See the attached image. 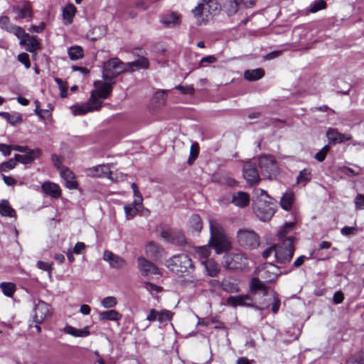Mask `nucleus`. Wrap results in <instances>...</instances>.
I'll use <instances>...</instances> for the list:
<instances>
[{
    "label": "nucleus",
    "instance_id": "obj_7",
    "mask_svg": "<svg viewBox=\"0 0 364 364\" xmlns=\"http://www.w3.org/2000/svg\"><path fill=\"white\" fill-rule=\"evenodd\" d=\"M253 210L262 221L269 220L274 214L273 204L268 200L255 198L253 200Z\"/></svg>",
    "mask_w": 364,
    "mask_h": 364
},
{
    "label": "nucleus",
    "instance_id": "obj_23",
    "mask_svg": "<svg viewBox=\"0 0 364 364\" xmlns=\"http://www.w3.org/2000/svg\"><path fill=\"white\" fill-rule=\"evenodd\" d=\"M138 268L145 273H157L156 266L144 257H139L137 259Z\"/></svg>",
    "mask_w": 364,
    "mask_h": 364
},
{
    "label": "nucleus",
    "instance_id": "obj_56",
    "mask_svg": "<svg viewBox=\"0 0 364 364\" xmlns=\"http://www.w3.org/2000/svg\"><path fill=\"white\" fill-rule=\"evenodd\" d=\"M14 25L10 23L9 18L7 16H2L0 18V27L5 29L8 32L10 31L9 27H13Z\"/></svg>",
    "mask_w": 364,
    "mask_h": 364
},
{
    "label": "nucleus",
    "instance_id": "obj_60",
    "mask_svg": "<svg viewBox=\"0 0 364 364\" xmlns=\"http://www.w3.org/2000/svg\"><path fill=\"white\" fill-rule=\"evenodd\" d=\"M176 89L179 90L183 94H188L193 95L194 94V88L192 86L184 87L182 85H177Z\"/></svg>",
    "mask_w": 364,
    "mask_h": 364
},
{
    "label": "nucleus",
    "instance_id": "obj_6",
    "mask_svg": "<svg viewBox=\"0 0 364 364\" xmlns=\"http://www.w3.org/2000/svg\"><path fill=\"white\" fill-rule=\"evenodd\" d=\"M293 237H287L282 241V244L276 245L275 258L280 263L289 262L294 252Z\"/></svg>",
    "mask_w": 364,
    "mask_h": 364
},
{
    "label": "nucleus",
    "instance_id": "obj_26",
    "mask_svg": "<svg viewBox=\"0 0 364 364\" xmlns=\"http://www.w3.org/2000/svg\"><path fill=\"white\" fill-rule=\"evenodd\" d=\"M63 332L74 337H87L90 334L88 326L77 329L72 326L66 325L63 328Z\"/></svg>",
    "mask_w": 364,
    "mask_h": 364
},
{
    "label": "nucleus",
    "instance_id": "obj_39",
    "mask_svg": "<svg viewBox=\"0 0 364 364\" xmlns=\"http://www.w3.org/2000/svg\"><path fill=\"white\" fill-rule=\"evenodd\" d=\"M0 288L3 294L8 297L12 296L16 289V284L13 282H1Z\"/></svg>",
    "mask_w": 364,
    "mask_h": 364
},
{
    "label": "nucleus",
    "instance_id": "obj_51",
    "mask_svg": "<svg viewBox=\"0 0 364 364\" xmlns=\"http://www.w3.org/2000/svg\"><path fill=\"white\" fill-rule=\"evenodd\" d=\"M329 150L330 147L328 145L324 146L316 154L315 159L319 162L323 161Z\"/></svg>",
    "mask_w": 364,
    "mask_h": 364
},
{
    "label": "nucleus",
    "instance_id": "obj_54",
    "mask_svg": "<svg viewBox=\"0 0 364 364\" xmlns=\"http://www.w3.org/2000/svg\"><path fill=\"white\" fill-rule=\"evenodd\" d=\"M144 287L151 294H153L154 291L161 292L163 289L161 287L157 286L151 282H144Z\"/></svg>",
    "mask_w": 364,
    "mask_h": 364
},
{
    "label": "nucleus",
    "instance_id": "obj_55",
    "mask_svg": "<svg viewBox=\"0 0 364 364\" xmlns=\"http://www.w3.org/2000/svg\"><path fill=\"white\" fill-rule=\"evenodd\" d=\"M346 364H364V357L360 353L358 355L351 356Z\"/></svg>",
    "mask_w": 364,
    "mask_h": 364
},
{
    "label": "nucleus",
    "instance_id": "obj_58",
    "mask_svg": "<svg viewBox=\"0 0 364 364\" xmlns=\"http://www.w3.org/2000/svg\"><path fill=\"white\" fill-rule=\"evenodd\" d=\"M167 91L168 90H164L157 91L154 95L155 99L159 102L164 103V102L166 101V99Z\"/></svg>",
    "mask_w": 364,
    "mask_h": 364
},
{
    "label": "nucleus",
    "instance_id": "obj_64",
    "mask_svg": "<svg viewBox=\"0 0 364 364\" xmlns=\"http://www.w3.org/2000/svg\"><path fill=\"white\" fill-rule=\"evenodd\" d=\"M276 252V245H272L269 247H267L265 250L262 252V257L264 259L268 258L271 255L274 254L275 255Z\"/></svg>",
    "mask_w": 364,
    "mask_h": 364
},
{
    "label": "nucleus",
    "instance_id": "obj_16",
    "mask_svg": "<svg viewBox=\"0 0 364 364\" xmlns=\"http://www.w3.org/2000/svg\"><path fill=\"white\" fill-rule=\"evenodd\" d=\"M164 249L157 243L150 241L145 245V254L148 257L159 259L164 256Z\"/></svg>",
    "mask_w": 364,
    "mask_h": 364
},
{
    "label": "nucleus",
    "instance_id": "obj_25",
    "mask_svg": "<svg viewBox=\"0 0 364 364\" xmlns=\"http://www.w3.org/2000/svg\"><path fill=\"white\" fill-rule=\"evenodd\" d=\"M41 188L43 193L53 198H58L61 193L59 186L50 181L43 183Z\"/></svg>",
    "mask_w": 364,
    "mask_h": 364
},
{
    "label": "nucleus",
    "instance_id": "obj_63",
    "mask_svg": "<svg viewBox=\"0 0 364 364\" xmlns=\"http://www.w3.org/2000/svg\"><path fill=\"white\" fill-rule=\"evenodd\" d=\"M215 60H216V58L213 55L205 56L201 58L199 65H200V67H203L205 65H204L205 63L210 64V63L215 62Z\"/></svg>",
    "mask_w": 364,
    "mask_h": 364
},
{
    "label": "nucleus",
    "instance_id": "obj_4",
    "mask_svg": "<svg viewBox=\"0 0 364 364\" xmlns=\"http://www.w3.org/2000/svg\"><path fill=\"white\" fill-rule=\"evenodd\" d=\"M125 71H127V63L118 58H113L105 63L102 77L105 81H114L116 77Z\"/></svg>",
    "mask_w": 364,
    "mask_h": 364
},
{
    "label": "nucleus",
    "instance_id": "obj_49",
    "mask_svg": "<svg viewBox=\"0 0 364 364\" xmlns=\"http://www.w3.org/2000/svg\"><path fill=\"white\" fill-rule=\"evenodd\" d=\"M17 164V160L16 159V156L14 158L10 159L8 161L4 162L0 165V171H7L9 170L13 169Z\"/></svg>",
    "mask_w": 364,
    "mask_h": 364
},
{
    "label": "nucleus",
    "instance_id": "obj_40",
    "mask_svg": "<svg viewBox=\"0 0 364 364\" xmlns=\"http://www.w3.org/2000/svg\"><path fill=\"white\" fill-rule=\"evenodd\" d=\"M208 273H218L220 266L213 259H206L201 262Z\"/></svg>",
    "mask_w": 364,
    "mask_h": 364
},
{
    "label": "nucleus",
    "instance_id": "obj_34",
    "mask_svg": "<svg viewBox=\"0 0 364 364\" xmlns=\"http://www.w3.org/2000/svg\"><path fill=\"white\" fill-rule=\"evenodd\" d=\"M294 199V193L291 191L286 192L281 198V206L283 209L289 210L291 208L292 203Z\"/></svg>",
    "mask_w": 364,
    "mask_h": 364
},
{
    "label": "nucleus",
    "instance_id": "obj_44",
    "mask_svg": "<svg viewBox=\"0 0 364 364\" xmlns=\"http://www.w3.org/2000/svg\"><path fill=\"white\" fill-rule=\"evenodd\" d=\"M294 226V223H285L282 228L279 230L277 233V236L279 237L281 241H283L287 237V233L293 229Z\"/></svg>",
    "mask_w": 364,
    "mask_h": 364
},
{
    "label": "nucleus",
    "instance_id": "obj_45",
    "mask_svg": "<svg viewBox=\"0 0 364 364\" xmlns=\"http://www.w3.org/2000/svg\"><path fill=\"white\" fill-rule=\"evenodd\" d=\"M171 242L178 245L185 244L186 239L183 234L180 231H173Z\"/></svg>",
    "mask_w": 364,
    "mask_h": 364
},
{
    "label": "nucleus",
    "instance_id": "obj_17",
    "mask_svg": "<svg viewBox=\"0 0 364 364\" xmlns=\"http://www.w3.org/2000/svg\"><path fill=\"white\" fill-rule=\"evenodd\" d=\"M227 303L234 307L237 306L255 307L252 299L248 294L230 296L227 299Z\"/></svg>",
    "mask_w": 364,
    "mask_h": 364
},
{
    "label": "nucleus",
    "instance_id": "obj_46",
    "mask_svg": "<svg viewBox=\"0 0 364 364\" xmlns=\"http://www.w3.org/2000/svg\"><path fill=\"white\" fill-rule=\"evenodd\" d=\"M117 304V300L114 296H107L101 301V305L105 309L114 307Z\"/></svg>",
    "mask_w": 364,
    "mask_h": 364
},
{
    "label": "nucleus",
    "instance_id": "obj_57",
    "mask_svg": "<svg viewBox=\"0 0 364 364\" xmlns=\"http://www.w3.org/2000/svg\"><path fill=\"white\" fill-rule=\"evenodd\" d=\"M18 60L23 63L26 68L31 67L29 56L27 53H21L18 55Z\"/></svg>",
    "mask_w": 364,
    "mask_h": 364
},
{
    "label": "nucleus",
    "instance_id": "obj_35",
    "mask_svg": "<svg viewBox=\"0 0 364 364\" xmlns=\"http://www.w3.org/2000/svg\"><path fill=\"white\" fill-rule=\"evenodd\" d=\"M0 214L3 216L16 217V212L6 200H2L0 203Z\"/></svg>",
    "mask_w": 364,
    "mask_h": 364
},
{
    "label": "nucleus",
    "instance_id": "obj_31",
    "mask_svg": "<svg viewBox=\"0 0 364 364\" xmlns=\"http://www.w3.org/2000/svg\"><path fill=\"white\" fill-rule=\"evenodd\" d=\"M20 43L24 46L26 50L30 52H33L39 48V44L36 39L30 36L29 34L22 39V41H20Z\"/></svg>",
    "mask_w": 364,
    "mask_h": 364
},
{
    "label": "nucleus",
    "instance_id": "obj_18",
    "mask_svg": "<svg viewBox=\"0 0 364 364\" xmlns=\"http://www.w3.org/2000/svg\"><path fill=\"white\" fill-rule=\"evenodd\" d=\"M230 203L237 207L245 208L250 203V196L246 192H236L231 196Z\"/></svg>",
    "mask_w": 364,
    "mask_h": 364
},
{
    "label": "nucleus",
    "instance_id": "obj_24",
    "mask_svg": "<svg viewBox=\"0 0 364 364\" xmlns=\"http://www.w3.org/2000/svg\"><path fill=\"white\" fill-rule=\"evenodd\" d=\"M41 154V150L33 149L29 150L26 154H16V159L17 162H20L23 164H31L36 158L39 156Z\"/></svg>",
    "mask_w": 364,
    "mask_h": 364
},
{
    "label": "nucleus",
    "instance_id": "obj_29",
    "mask_svg": "<svg viewBox=\"0 0 364 364\" xmlns=\"http://www.w3.org/2000/svg\"><path fill=\"white\" fill-rule=\"evenodd\" d=\"M240 3V0H225L223 9L228 16H232L237 12Z\"/></svg>",
    "mask_w": 364,
    "mask_h": 364
},
{
    "label": "nucleus",
    "instance_id": "obj_36",
    "mask_svg": "<svg viewBox=\"0 0 364 364\" xmlns=\"http://www.w3.org/2000/svg\"><path fill=\"white\" fill-rule=\"evenodd\" d=\"M311 174L310 170L304 168L299 172L296 178V183L302 184L303 186H305L306 184L311 181Z\"/></svg>",
    "mask_w": 364,
    "mask_h": 364
},
{
    "label": "nucleus",
    "instance_id": "obj_11",
    "mask_svg": "<svg viewBox=\"0 0 364 364\" xmlns=\"http://www.w3.org/2000/svg\"><path fill=\"white\" fill-rule=\"evenodd\" d=\"M247 259L242 254H232L225 257L224 266L228 270L243 271Z\"/></svg>",
    "mask_w": 364,
    "mask_h": 364
},
{
    "label": "nucleus",
    "instance_id": "obj_20",
    "mask_svg": "<svg viewBox=\"0 0 364 364\" xmlns=\"http://www.w3.org/2000/svg\"><path fill=\"white\" fill-rule=\"evenodd\" d=\"M95 105L90 103V100L86 104H77L70 107L71 112L74 116L82 115L87 112L99 110L100 108L95 107Z\"/></svg>",
    "mask_w": 364,
    "mask_h": 364
},
{
    "label": "nucleus",
    "instance_id": "obj_22",
    "mask_svg": "<svg viewBox=\"0 0 364 364\" xmlns=\"http://www.w3.org/2000/svg\"><path fill=\"white\" fill-rule=\"evenodd\" d=\"M60 176L64 179L67 188L70 189L77 188V183L75 175L69 168H63L60 171Z\"/></svg>",
    "mask_w": 364,
    "mask_h": 364
},
{
    "label": "nucleus",
    "instance_id": "obj_9",
    "mask_svg": "<svg viewBox=\"0 0 364 364\" xmlns=\"http://www.w3.org/2000/svg\"><path fill=\"white\" fill-rule=\"evenodd\" d=\"M85 173L90 177H107L112 181H117V178L114 179L113 176L114 174L117 175V173H114L111 171V166L109 164H101L86 168Z\"/></svg>",
    "mask_w": 364,
    "mask_h": 364
},
{
    "label": "nucleus",
    "instance_id": "obj_30",
    "mask_svg": "<svg viewBox=\"0 0 364 364\" xmlns=\"http://www.w3.org/2000/svg\"><path fill=\"white\" fill-rule=\"evenodd\" d=\"M250 291L253 293L257 291H262L264 295H267V287L263 282L260 281L257 278H252L250 283Z\"/></svg>",
    "mask_w": 364,
    "mask_h": 364
},
{
    "label": "nucleus",
    "instance_id": "obj_27",
    "mask_svg": "<svg viewBox=\"0 0 364 364\" xmlns=\"http://www.w3.org/2000/svg\"><path fill=\"white\" fill-rule=\"evenodd\" d=\"M127 71H134L136 69H146L149 68V63L147 58L144 56L139 57L137 60L127 63Z\"/></svg>",
    "mask_w": 364,
    "mask_h": 364
},
{
    "label": "nucleus",
    "instance_id": "obj_10",
    "mask_svg": "<svg viewBox=\"0 0 364 364\" xmlns=\"http://www.w3.org/2000/svg\"><path fill=\"white\" fill-rule=\"evenodd\" d=\"M259 165L262 174L268 178H272L277 172V165L275 160L268 156H263L259 159Z\"/></svg>",
    "mask_w": 364,
    "mask_h": 364
},
{
    "label": "nucleus",
    "instance_id": "obj_52",
    "mask_svg": "<svg viewBox=\"0 0 364 364\" xmlns=\"http://www.w3.org/2000/svg\"><path fill=\"white\" fill-rule=\"evenodd\" d=\"M124 208L127 220L132 219L135 216L136 212L139 210L137 208H134L129 205H125Z\"/></svg>",
    "mask_w": 364,
    "mask_h": 364
},
{
    "label": "nucleus",
    "instance_id": "obj_19",
    "mask_svg": "<svg viewBox=\"0 0 364 364\" xmlns=\"http://www.w3.org/2000/svg\"><path fill=\"white\" fill-rule=\"evenodd\" d=\"M326 136L331 142L342 143L351 139L352 136L350 134H342L338 132L336 129L329 128L326 132Z\"/></svg>",
    "mask_w": 364,
    "mask_h": 364
},
{
    "label": "nucleus",
    "instance_id": "obj_8",
    "mask_svg": "<svg viewBox=\"0 0 364 364\" xmlns=\"http://www.w3.org/2000/svg\"><path fill=\"white\" fill-rule=\"evenodd\" d=\"M237 238L239 244L248 249H255L259 245L258 235L249 229H240L237 232Z\"/></svg>",
    "mask_w": 364,
    "mask_h": 364
},
{
    "label": "nucleus",
    "instance_id": "obj_42",
    "mask_svg": "<svg viewBox=\"0 0 364 364\" xmlns=\"http://www.w3.org/2000/svg\"><path fill=\"white\" fill-rule=\"evenodd\" d=\"M76 9L73 5L67 6L63 12V18L67 21L68 23H71L73 18L75 14Z\"/></svg>",
    "mask_w": 364,
    "mask_h": 364
},
{
    "label": "nucleus",
    "instance_id": "obj_2",
    "mask_svg": "<svg viewBox=\"0 0 364 364\" xmlns=\"http://www.w3.org/2000/svg\"><path fill=\"white\" fill-rule=\"evenodd\" d=\"M220 10L219 4L215 0H207L199 4L193 10V14L198 26L207 23L210 18L217 14Z\"/></svg>",
    "mask_w": 364,
    "mask_h": 364
},
{
    "label": "nucleus",
    "instance_id": "obj_53",
    "mask_svg": "<svg viewBox=\"0 0 364 364\" xmlns=\"http://www.w3.org/2000/svg\"><path fill=\"white\" fill-rule=\"evenodd\" d=\"M172 315L173 314L170 311L163 310V311L159 312L158 320L160 322H163L165 321H169L171 319Z\"/></svg>",
    "mask_w": 364,
    "mask_h": 364
},
{
    "label": "nucleus",
    "instance_id": "obj_5",
    "mask_svg": "<svg viewBox=\"0 0 364 364\" xmlns=\"http://www.w3.org/2000/svg\"><path fill=\"white\" fill-rule=\"evenodd\" d=\"M167 266L173 273H188L194 270L193 262L186 255L173 256L167 262Z\"/></svg>",
    "mask_w": 364,
    "mask_h": 364
},
{
    "label": "nucleus",
    "instance_id": "obj_15",
    "mask_svg": "<svg viewBox=\"0 0 364 364\" xmlns=\"http://www.w3.org/2000/svg\"><path fill=\"white\" fill-rule=\"evenodd\" d=\"M103 258L108 262L109 265L115 269H121L126 266V261L121 257L114 255L112 252L105 250L104 252Z\"/></svg>",
    "mask_w": 364,
    "mask_h": 364
},
{
    "label": "nucleus",
    "instance_id": "obj_3",
    "mask_svg": "<svg viewBox=\"0 0 364 364\" xmlns=\"http://www.w3.org/2000/svg\"><path fill=\"white\" fill-rule=\"evenodd\" d=\"M114 83L115 81H105V82L100 80L95 81L94 82L95 90L91 92L90 103L95 105V107L100 109L102 101L99 98L107 99L109 96Z\"/></svg>",
    "mask_w": 364,
    "mask_h": 364
},
{
    "label": "nucleus",
    "instance_id": "obj_13",
    "mask_svg": "<svg viewBox=\"0 0 364 364\" xmlns=\"http://www.w3.org/2000/svg\"><path fill=\"white\" fill-rule=\"evenodd\" d=\"M243 176L247 182L253 185L259 182V176L255 164L248 161L244 164Z\"/></svg>",
    "mask_w": 364,
    "mask_h": 364
},
{
    "label": "nucleus",
    "instance_id": "obj_59",
    "mask_svg": "<svg viewBox=\"0 0 364 364\" xmlns=\"http://www.w3.org/2000/svg\"><path fill=\"white\" fill-rule=\"evenodd\" d=\"M356 209H364V195L358 194L355 198Z\"/></svg>",
    "mask_w": 364,
    "mask_h": 364
},
{
    "label": "nucleus",
    "instance_id": "obj_62",
    "mask_svg": "<svg viewBox=\"0 0 364 364\" xmlns=\"http://www.w3.org/2000/svg\"><path fill=\"white\" fill-rule=\"evenodd\" d=\"M37 267L39 269L48 272H50L52 270L51 264L43 261H38L37 262Z\"/></svg>",
    "mask_w": 364,
    "mask_h": 364
},
{
    "label": "nucleus",
    "instance_id": "obj_61",
    "mask_svg": "<svg viewBox=\"0 0 364 364\" xmlns=\"http://www.w3.org/2000/svg\"><path fill=\"white\" fill-rule=\"evenodd\" d=\"M173 231L169 229L163 230L161 232V237L166 242H171Z\"/></svg>",
    "mask_w": 364,
    "mask_h": 364
},
{
    "label": "nucleus",
    "instance_id": "obj_33",
    "mask_svg": "<svg viewBox=\"0 0 364 364\" xmlns=\"http://www.w3.org/2000/svg\"><path fill=\"white\" fill-rule=\"evenodd\" d=\"M309 33V30L303 26L296 27L292 32L293 40L294 43H299L305 39Z\"/></svg>",
    "mask_w": 364,
    "mask_h": 364
},
{
    "label": "nucleus",
    "instance_id": "obj_28",
    "mask_svg": "<svg viewBox=\"0 0 364 364\" xmlns=\"http://www.w3.org/2000/svg\"><path fill=\"white\" fill-rule=\"evenodd\" d=\"M122 317V314L114 309L102 311L99 314V319L100 321H118Z\"/></svg>",
    "mask_w": 364,
    "mask_h": 364
},
{
    "label": "nucleus",
    "instance_id": "obj_48",
    "mask_svg": "<svg viewBox=\"0 0 364 364\" xmlns=\"http://www.w3.org/2000/svg\"><path fill=\"white\" fill-rule=\"evenodd\" d=\"M199 153V146L197 142L193 143L191 146L190 156L188 163L191 164L198 157Z\"/></svg>",
    "mask_w": 364,
    "mask_h": 364
},
{
    "label": "nucleus",
    "instance_id": "obj_38",
    "mask_svg": "<svg viewBox=\"0 0 364 364\" xmlns=\"http://www.w3.org/2000/svg\"><path fill=\"white\" fill-rule=\"evenodd\" d=\"M278 269V267L273 263H264L257 268L255 273H277Z\"/></svg>",
    "mask_w": 364,
    "mask_h": 364
},
{
    "label": "nucleus",
    "instance_id": "obj_41",
    "mask_svg": "<svg viewBox=\"0 0 364 364\" xmlns=\"http://www.w3.org/2000/svg\"><path fill=\"white\" fill-rule=\"evenodd\" d=\"M70 58L73 60H78L83 57V50L79 46H72L68 51Z\"/></svg>",
    "mask_w": 364,
    "mask_h": 364
},
{
    "label": "nucleus",
    "instance_id": "obj_1",
    "mask_svg": "<svg viewBox=\"0 0 364 364\" xmlns=\"http://www.w3.org/2000/svg\"><path fill=\"white\" fill-rule=\"evenodd\" d=\"M210 238L209 244L216 254L228 252L231 248L230 239L225 235L222 226L215 220H210Z\"/></svg>",
    "mask_w": 364,
    "mask_h": 364
},
{
    "label": "nucleus",
    "instance_id": "obj_37",
    "mask_svg": "<svg viewBox=\"0 0 364 364\" xmlns=\"http://www.w3.org/2000/svg\"><path fill=\"white\" fill-rule=\"evenodd\" d=\"M221 287L224 291L228 293H236L240 291L239 285L235 282L229 280H223L221 283Z\"/></svg>",
    "mask_w": 364,
    "mask_h": 364
},
{
    "label": "nucleus",
    "instance_id": "obj_43",
    "mask_svg": "<svg viewBox=\"0 0 364 364\" xmlns=\"http://www.w3.org/2000/svg\"><path fill=\"white\" fill-rule=\"evenodd\" d=\"M210 247L211 246L208 243L207 245L196 247V252L198 254L200 259L206 260L210 254Z\"/></svg>",
    "mask_w": 364,
    "mask_h": 364
},
{
    "label": "nucleus",
    "instance_id": "obj_47",
    "mask_svg": "<svg viewBox=\"0 0 364 364\" xmlns=\"http://www.w3.org/2000/svg\"><path fill=\"white\" fill-rule=\"evenodd\" d=\"M9 32L14 33L18 39H20V41L28 35V33L25 32L24 29L20 26L14 25L13 27H9Z\"/></svg>",
    "mask_w": 364,
    "mask_h": 364
},
{
    "label": "nucleus",
    "instance_id": "obj_14",
    "mask_svg": "<svg viewBox=\"0 0 364 364\" xmlns=\"http://www.w3.org/2000/svg\"><path fill=\"white\" fill-rule=\"evenodd\" d=\"M12 11L16 14L15 19H23L26 18H31L33 12L30 3L28 1H23L19 4L14 6Z\"/></svg>",
    "mask_w": 364,
    "mask_h": 364
},
{
    "label": "nucleus",
    "instance_id": "obj_12",
    "mask_svg": "<svg viewBox=\"0 0 364 364\" xmlns=\"http://www.w3.org/2000/svg\"><path fill=\"white\" fill-rule=\"evenodd\" d=\"M33 321L36 323L41 324L52 315V310L49 304L40 300L33 308Z\"/></svg>",
    "mask_w": 364,
    "mask_h": 364
},
{
    "label": "nucleus",
    "instance_id": "obj_32",
    "mask_svg": "<svg viewBox=\"0 0 364 364\" xmlns=\"http://www.w3.org/2000/svg\"><path fill=\"white\" fill-rule=\"evenodd\" d=\"M264 75V70L262 68L246 70L244 73L245 78L248 81H255L261 79Z\"/></svg>",
    "mask_w": 364,
    "mask_h": 364
},
{
    "label": "nucleus",
    "instance_id": "obj_21",
    "mask_svg": "<svg viewBox=\"0 0 364 364\" xmlns=\"http://www.w3.org/2000/svg\"><path fill=\"white\" fill-rule=\"evenodd\" d=\"M160 21L166 27L173 28L181 24V16L179 14L172 12L162 16Z\"/></svg>",
    "mask_w": 364,
    "mask_h": 364
},
{
    "label": "nucleus",
    "instance_id": "obj_50",
    "mask_svg": "<svg viewBox=\"0 0 364 364\" xmlns=\"http://www.w3.org/2000/svg\"><path fill=\"white\" fill-rule=\"evenodd\" d=\"M326 7V3L324 0H319L311 5L310 12L316 13L320 10L324 9Z\"/></svg>",
    "mask_w": 364,
    "mask_h": 364
}]
</instances>
